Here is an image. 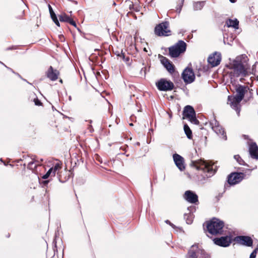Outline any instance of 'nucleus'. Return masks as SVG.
I'll use <instances>...</instances> for the list:
<instances>
[{"label":"nucleus","instance_id":"1","mask_svg":"<svg viewBox=\"0 0 258 258\" xmlns=\"http://www.w3.org/2000/svg\"><path fill=\"white\" fill-rule=\"evenodd\" d=\"M247 57L246 56H239L230 64V69L232 70L231 72L233 77H239L241 75L245 77L248 75L250 66L247 62Z\"/></svg>","mask_w":258,"mask_h":258},{"label":"nucleus","instance_id":"2","mask_svg":"<svg viewBox=\"0 0 258 258\" xmlns=\"http://www.w3.org/2000/svg\"><path fill=\"white\" fill-rule=\"evenodd\" d=\"M224 223L223 221L216 218H213L209 221H206L203 224L204 232L212 235H221L223 232Z\"/></svg>","mask_w":258,"mask_h":258},{"label":"nucleus","instance_id":"3","mask_svg":"<svg viewBox=\"0 0 258 258\" xmlns=\"http://www.w3.org/2000/svg\"><path fill=\"white\" fill-rule=\"evenodd\" d=\"M191 165L197 170L203 171L204 173H207V177L213 176L217 171V168H214V164L208 163L202 159L192 161Z\"/></svg>","mask_w":258,"mask_h":258},{"label":"nucleus","instance_id":"4","mask_svg":"<svg viewBox=\"0 0 258 258\" xmlns=\"http://www.w3.org/2000/svg\"><path fill=\"white\" fill-rule=\"evenodd\" d=\"M186 43L183 40H179L174 45L168 48L169 55L172 58L178 57L186 51Z\"/></svg>","mask_w":258,"mask_h":258},{"label":"nucleus","instance_id":"5","mask_svg":"<svg viewBox=\"0 0 258 258\" xmlns=\"http://www.w3.org/2000/svg\"><path fill=\"white\" fill-rule=\"evenodd\" d=\"M171 32L169 24L166 21L157 25L154 29L155 35L159 37L170 36Z\"/></svg>","mask_w":258,"mask_h":258},{"label":"nucleus","instance_id":"6","mask_svg":"<svg viewBox=\"0 0 258 258\" xmlns=\"http://www.w3.org/2000/svg\"><path fill=\"white\" fill-rule=\"evenodd\" d=\"M182 119L187 118L192 123L199 124L200 122L196 116V112L194 108L190 105H186L184 107L182 113Z\"/></svg>","mask_w":258,"mask_h":258},{"label":"nucleus","instance_id":"7","mask_svg":"<svg viewBox=\"0 0 258 258\" xmlns=\"http://www.w3.org/2000/svg\"><path fill=\"white\" fill-rule=\"evenodd\" d=\"M187 258H207V255L198 245H193L188 252Z\"/></svg>","mask_w":258,"mask_h":258},{"label":"nucleus","instance_id":"8","mask_svg":"<svg viewBox=\"0 0 258 258\" xmlns=\"http://www.w3.org/2000/svg\"><path fill=\"white\" fill-rule=\"evenodd\" d=\"M245 176V174L242 172H232L228 175L227 181L230 185H234L240 182Z\"/></svg>","mask_w":258,"mask_h":258},{"label":"nucleus","instance_id":"9","mask_svg":"<svg viewBox=\"0 0 258 258\" xmlns=\"http://www.w3.org/2000/svg\"><path fill=\"white\" fill-rule=\"evenodd\" d=\"M158 89L162 91H171L174 89V85L170 81L165 79H161L156 83Z\"/></svg>","mask_w":258,"mask_h":258},{"label":"nucleus","instance_id":"10","mask_svg":"<svg viewBox=\"0 0 258 258\" xmlns=\"http://www.w3.org/2000/svg\"><path fill=\"white\" fill-rule=\"evenodd\" d=\"M31 159V161H29L28 163L27 168L32 170L31 174L33 173L38 174V172L37 170V168L42 166L43 159H41L38 160L36 159V157L35 156H32Z\"/></svg>","mask_w":258,"mask_h":258},{"label":"nucleus","instance_id":"11","mask_svg":"<svg viewBox=\"0 0 258 258\" xmlns=\"http://www.w3.org/2000/svg\"><path fill=\"white\" fill-rule=\"evenodd\" d=\"M242 100L234 95H229L228 97L227 104H229L233 109L235 110L239 115L240 111V103Z\"/></svg>","mask_w":258,"mask_h":258},{"label":"nucleus","instance_id":"12","mask_svg":"<svg viewBox=\"0 0 258 258\" xmlns=\"http://www.w3.org/2000/svg\"><path fill=\"white\" fill-rule=\"evenodd\" d=\"M182 78L186 84L193 82L195 79L194 72L191 68H186L182 73Z\"/></svg>","mask_w":258,"mask_h":258},{"label":"nucleus","instance_id":"13","mask_svg":"<svg viewBox=\"0 0 258 258\" xmlns=\"http://www.w3.org/2000/svg\"><path fill=\"white\" fill-rule=\"evenodd\" d=\"M233 241L238 244L246 246H251L253 244L252 238L248 236H237L234 238Z\"/></svg>","mask_w":258,"mask_h":258},{"label":"nucleus","instance_id":"14","mask_svg":"<svg viewBox=\"0 0 258 258\" xmlns=\"http://www.w3.org/2000/svg\"><path fill=\"white\" fill-rule=\"evenodd\" d=\"M232 240L231 237L229 236H222L213 239L215 244L222 247L229 246L232 242Z\"/></svg>","mask_w":258,"mask_h":258},{"label":"nucleus","instance_id":"15","mask_svg":"<svg viewBox=\"0 0 258 258\" xmlns=\"http://www.w3.org/2000/svg\"><path fill=\"white\" fill-rule=\"evenodd\" d=\"M183 198L191 204H197L199 203L198 196L194 191L188 190L185 191L183 195Z\"/></svg>","mask_w":258,"mask_h":258},{"label":"nucleus","instance_id":"16","mask_svg":"<svg viewBox=\"0 0 258 258\" xmlns=\"http://www.w3.org/2000/svg\"><path fill=\"white\" fill-rule=\"evenodd\" d=\"M161 62L167 70L170 73L173 74L175 72V66L167 58L161 55H159Z\"/></svg>","mask_w":258,"mask_h":258},{"label":"nucleus","instance_id":"17","mask_svg":"<svg viewBox=\"0 0 258 258\" xmlns=\"http://www.w3.org/2000/svg\"><path fill=\"white\" fill-rule=\"evenodd\" d=\"M221 60V55L220 53L215 52L211 54L208 58V61L212 67L219 65Z\"/></svg>","mask_w":258,"mask_h":258},{"label":"nucleus","instance_id":"18","mask_svg":"<svg viewBox=\"0 0 258 258\" xmlns=\"http://www.w3.org/2000/svg\"><path fill=\"white\" fill-rule=\"evenodd\" d=\"M248 90H249V88L247 86L241 85H236L235 87L236 94L235 96L243 100L245 94L247 93Z\"/></svg>","mask_w":258,"mask_h":258},{"label":"nucleus","instance_id":"19","mask_svg":"<svg viewBox=\"0 0 258 258\" xmlns=\"http://www.w3.org/2000/svg\"><path fill=\"white\" fill-rule=\"evenodd\" d=\"M45 74L49 80L55 81L58 78L60 73L58 70L54 69L52 66H50Z\"/></svg>","mask_w":258,"mask_h":258},{"label":"nucleus","instance_id":"20","mask_svg":"<svg viewBox=\"0 0 258 258\" xmlns=\"http://www.w3.org/2000/svg\"><path fill=\"white\" fill-rule=\"evenodd\" d=\"M173 158L175 165L178 169L180 171H183L185 168L183 158L177 154H174Z\"/></svg>","mask_w":258,"mask_h":258},{"label":"nucleus","instance_id":"21","mask_svg":"<svg viewBox=\"0 0 258 258\" xmlns=\"http://www.w3.org/2000/svg\"><path fill=\"white\" fill-rule=\"evenodd\" d=\"M249 152L250 156L253 159H258V146L255 142L248 143Z\"/></svg>","mask_w":258,"mask_h":258},{"label":"nucleus","instance_id":"22","mask_svg":"<svg viewBox=\"0 0 258 258\" xmlns=\"http://www.w3.org/2000/svg\"><path fill=\"white\" fill-rule=\"evenodd\" d=\"M226 25L228 27H233L237 29L238 28L239 21L236 19L234 20L228 19L226 21Z\"/></svg>","mask_w":258,"mask_h":258},{"label":"nucleus","instance_id":"23","mask_svg":"<svg viewBox=\"0 0 258 258\" xmlns=\"http://www.w3.org/2000/svg\"><path fill=\"white\" fill-rule=\"evenodd\" d=\"M48 9L51 19L57 26L59 27L60 24L59 23V21L57 18V17L55 13L54 12L52 7L50 5H48Z\"/></svg>","mask_w":258,"mask_h":258},{"label":"nucleus","instance_id":"24","mask_svg":"<svg viewBox=\"0 0 258 258\" xmlns=\"http://www.w3.org/2000/svg\"><path fill=\"white\" fill-rule=\"evenodd\" d=\"M31 101L34 102L35 105L36 106H43V103L41 102V101L37 98L35 93H32L31 94L30 97Z\"/></svg>","mask_w":258,"mask_h":258},{"label":"nucleus","instance_id":"25","mask_svg":"<svg viewBox=\"0 0 258 258\" xmlns=\"http://www.w3.org/2000/svg\"><path fill=\"white\" fill-rule=\"evenodd\" d=\"M184 131L187 137L189 139H192V134L191 130L187 124H185L183 126Z\"/></svg>","mask_w":258,"mask_h":258},{"label":"nucleus","instance_id":"26","mask_svg":"<svg viewBox=\"0 0 258 258\" xmlns=\"http://www.w3.org/2000/svg\"><path fill=\"white\" fill-rule=\"evenodd\" d=\"M117 56H119L122 59L125 61L126 63H128L130 60V56L128 55H126L124 52H123L122 50L120 51V54H116Z\"/></svg>","mask_w":258,"mask_h":258},{"label":"nucleus","instance_id":"27","mask_svg":"<svg viewBox=\"0 0 258 258\" xmlns=\"http://www.w3.org/2000/svg\"><path fill=\"white\" fill-rule=\"evenodd\" d=\"M58 18L60 22L68 23L70 20L71 17L67 15L66 13H63L59 15Z\"/></svg>","mask_w":258,"mask_h":258},{"label":"nucleus","instance_id":"28","mask_svg":"<svg viewBox=\"0 0 258 258\" xmlns=\"http://www.w3.org/2000/svg\"><path fill=\"white\" fill-rule=\"evenodd\" d=\"M245 98L244 99L245 102H247L250 101L251 99L253 98V90L252 89H250L248 91L247 93L245 94Z\"/></svg>","mask_w":258,"mask_h":258},{"label":"nucleus","instance_id":"29","mask_svg":"<svg viewBox=\"0 0 258 258\" xmlns=\"http://www.w3.org/2000/svg\"><path fill=\"white\" fill-rule=\"evenodd\" d=\"M125 3L128 5V8L131 11H139L138 10L137 8H135L134 7V3L130 1H126L125 2Z\"/></svg>","mask_w":258,"mask_h":258},{"label":"nucleus","instance_id":"30","mask_svg":"<svg viewBox=\"0 0 258 258\" xmlns=\"http://www.w3.org/2000/svg\"><path fill=\"white\" fill-rule=\"evenodd\" d=\"M234 158L239 164L244 165V161L239 155H234Z\"/></svg>","mask_w":258,"mask_h":258},{"label":"nucleus","instance_id":"31","mask_svg":"<svg viewBox=\"0 0 258 258\" xmlns=\"http://www.w3.org/2000/svg\"><path fill=\"white\" fill-rule=\"evenodd\" d=\"M213 129L217 134H223L224 133L223 129L219 126H213Z\"/></svg>","mask_w":258,"mask_h":258},{"label":"nucleus","instance_id":"32","mask_svg":"<svg viewBox=\"0 0 258 258\" xmlns=\"http://www.w3.org/2000/svg\"><path fill=\"white\" fill-rule=\"evenodd\" d=\"M52 175V169H49L48 171L46 172L45 174H44L42 177L43 179H47L49 177V176Z\"/></svg>","mask_w":258,"mask_h":258},{"label":"nucleus","instance_id":"33","mask_svg":"<svg viewBox=\"0 0 258 258\" xmlns=\"http://www.w3.org/2000/svg\"><path fill=\"white\" fill-rule=\"evenodd\" d=\"M257 248H255L250 254L249 258H255Z\"/></svg>","mask_w":258,"mask_h":258},{"label":"nucleus","instance_id":"34","mask_svg":"<svg viewBox=\"0 0 258 258\" xmlns=\"http://www.w3.org/2000/svg\"><path fill=\"white\" fill-rule=\"evenodd\" d=\"M68 23H69L70 24L74 26V27H77V24H76V23L75 22V21L73 20V18H72L71 17L70 18V20L68 21Z\"/></svg>","mask_w":258,"mask_h":258},{"label":"nucleus","instance_id":"35","mask_svg":"<svg viewBox=\"0 0 258 258\" xmlns=\"http://www.w3.org/2000/svg\"><path fill=\"white\" fill-rule=\"evenodd\" d=\"M255 69H256V64H254L252 67L251 73L253 74L255 76L256 75Z\"/></svg>","mask_w":258,"mask_h":258},{"label":"nucleus","instance_id":"36","mask_svg":"<svg viewBox=\"0 0 258 258\" xmlns=\"http://www.w3.org/2000/svg\"><path fill=\"white\" fill-rule=\"evenodd\" d=\"M53 167L55 168V169L59 170L61 168V164L59 163H57L54 165Z\"/></svg>","mask_w":258,"mask_h":258},{"label":"nucleus","instance_id":"37","mask_svg":"<svg viewBox=\"0 0 258 258\" xmlns=\"http://www.w3.org/2000/svg\"><path fill=\"white\" fill-rule=\"evenodd\" d=\"M23 15H24V12H21V15L18 16H17L16 18L17 19H23Z\"/></svg>","mask_w":258,"mask_h":258},{"label":"nucleus","instance_id":"38","mask_svg":"<svg viewBox=\"0 0 258 258\" xmlns=\"http://www.w3.org/2000/svg\"><path fill=\"white\" fill-rule=\"evenodd\" d=\"M166 223L168 224L169 225H170L172 227H173V228L175 227V225L173 224H172V223H171L170 221L167 220L166 221Z\"/></svg>","mask_w":258,"mask_h":258},{"label":"nucleus","instance_id":"39","mask_svg":"<svg viewBox=\"0 0 258 258\" xmlns=\"http://www.w3.org/2000/svg\"><path fill=\"white\" fill-rule=\"evenodd\" d=\"M50 169H52V175L53 176H54L55 175V172L57 170H58L57 169H55V168L54 167H51Z\"/></svg>","mask_w":258,"mask_h":258},{"label":"nucleus","instance_id":"40","mask_svg":"<svg viewBox=\"0 0 258 258\" xmlns=\"http://www.w3.org/2000/svg\"><path fill=\"white\" fill-rule=\"evenodd\" d=\"M17 48V47L16 46H13L12 47H10L7 48V50H13V49H16Z\"/></svg>","mask_w":258,"mask_h":258},{"label":"nucleus","instance_id":"41","mask_svg":"<svg viewBox=\"0 0 258 258\" xmlns=\"http://www.w3.org/2000/svg\"><path fill=\"white\" fill-rule=\"evenodd\" d=\"M243 137H244V138L245 139H246V140H249V141H251V139H249V138H248V136L247 135H244V136H243Z\"/></svg>","mask_w":258,"mask_h":258},{"label":"nucleus","instance_id":"42","mask_svg":"<svg viewBox=\"0 0 258 258\" xmlns=\"http://www.w3.org/2000/svg\"><path fill=\"white\" fill-rule=\"evenodd\" d=\"M48 182H49L48 180H45V181H43V183L44 184H47L48 183Z\"/></svg>","mask_w":258,"mask_h":258},{"label":"nucleus","instance_id":"43","mask_svg":"<svg viewBox=\"0 0 258 258\" xmlns=\"http://www.w3.org/2000/svg\"><path fill=\"white\" fill-rule=\"evenodd\" d=\"M229 1L232 3H234L236 2V0H229Z\"/></svg>","mask_w":258,"mask_h":258},{"label":"nucleus","instance_id":"44","mask_svg":"<svg viewBox=\"0 0 258 258\" xmlns=\"http://www.w3.org/2000/svg\"><path fill=\"white\" fill-rule=\"evenodd\" d=\"M26 173H27V171L24 170V175H26V176H27V175H26Z\"/></svg>","mask_w":258,"mask_h":258},{"label":"nucleus","instance_id":"45","mask_svg":"<svg viewBox=\"0 0 258 258\" xmlns=\"http://www.w3.org/2000/svg\"><path fill=\"white\" fill-rule=\"evenodd\" d=\"M115 54L116 55V54H120V52H119L118 51H116L115 52Z\"/></svg>","mask_w":258,"mask_h":258},{"label":"nucleus","instance_id":"46","mask_svg":"<svg viewBox=\"0 0 258 258\" xmlns=\"http://www.w3.org/2000/svg\"><path fill=\"white\" fill-rule=\"evenodd\" d=\"M187 224H190V223H191V221H190V220H188L187 221Z\"/></svg>","mask_w":258,"mask_h":258},{"label":"nucleus","instance_id":"47","mask_svg":"<svg viewBox=\"0 0 258 258\" xmlns=\"http://www.w3.org/2000/svg\"><path fill=\"white\" fill-rule=\"evenodd\" d=\"M23 158H24L25 160H26L27 158H28V157H25L24 156H23Z\"/></svg>","mask_w":258,"mask_h":258},{"label":"nucleus","instance_id":"48","mask_svg":"<svg viewBox=\"0 0 258 258\" xmlns=\"http://www.w3.org/2000/svg\"><path fill=\"white\" fill-rule=\"evenodd\" d=\"M59 82H60L61 83H62V80L61 79H60Z\"/></svg>","mask_w":258,"mask_h":258},{"label":"nucleus","instance_id":"49","mask_svg":"<svg viewBox=\"0 0 258 258\" xmlns=\"http://www.w3.org/2000/svg\"><path fill=\"white\" fill-rule=\"evenodd\" d=\"M144 51H147V50H146V48H144Z\"/></svg>","mask_w":258,"mask_h":258},{"label":"nucleus","instance_id":"50","mask_svg":"<svg viewBox=\"0 0 258 258\" xmlns=\"http://www.w3.org/2000/svg\"><path fill=\"white\" fill-rule=\"evenodd\" d=\"M7 67V68H8V69H10V70H12L11 69H10V68H8V67Z\"/></svg>","mask_w":258,"mask_h":258}]
</instances>
